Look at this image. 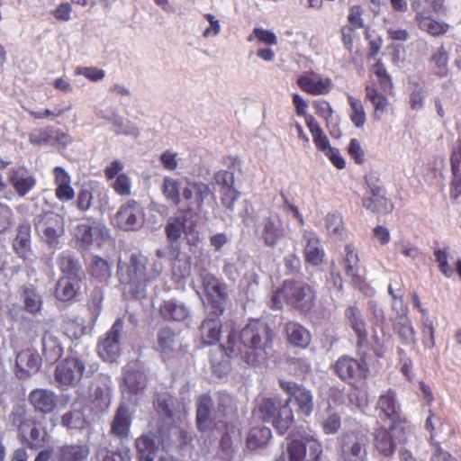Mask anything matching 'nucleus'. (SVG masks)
I'll return each mask as SVG.
<instances>
[{
	"label": "nucleus",
	"mask_w": 461,
	"mask_h": 461,
	"mask_svg": "<svg viewBox=\"0 0 461 461\" xmlns=\"http://www.w3.org/2000/svg\"><path fill=\"white\" fill-rule=\"evenodd\" d=\"M274 333L269 326L260 321H249L240 331L241 348H236V330L230 325L225 344L210 354V362L214 375H226L230 370L231 357L241 355V357L251 366L260 362L259 357L266 359L267 348L272 345Z\"/></svg>",
	"instance_id": "obj_1"
},
{
	"label": "nucleus",
	"mask_w": 461,
	"mask_h": 461,
	"mask_svg": "<svg viewBox=\"0 0 461 461\" xmlns=\"http://www.w3.org/2000/svg\"><path fill=\"white\" fill-rule=\"evenodd\" d=\"M163 271L161 262L149 267V259L141 252L131 253L127 261L118 260L116 276L124 292L134 299L146 297L147 287L158 280Z\"/></svg>",
	"instance_id": "obj_2"
},
{
	"label": "nucleus",
	"mask_w": 461,
	"mask_h": 461,
	"mask_svg": "<svg viewBox=\"0 0 461 461\" xmlns=\"http://www.w3.org/2000/svg\"><path fill=\"white\" fill-rule=\"evenodd\" d=\"M314 289L303 281L285 280L272 294L270 308L281 310L284 303L302 312H310L315 306Z\"/></svg>",
	"instance_id": "obj_3"
},
{
	"label": "nucleus",
	"mask_w": 461,
	"mask_h": 461,
	"mask_svg": "<svg viewBox=\"0 0 461 461\" xmlns=\"http://www.w3.org/2000/svg\"><path fill=\"white\" fill-rule=\"evenodd\" d=\"M24 415L25 410L18 407L11 412L9 419L13 425L18 427L22 441L30 449L37 450L43 447L49 438L46 429L40 427L39 423L33 419H23Z\"/></svg>",
	"instance_id": "obj_4"
},
{
	"label": "nucleus",
	"mask_w": 461,
	"mask_h": 461,
	"mask_svg": "<svg viewBox=\"0 0 461 461\" xmlns=\"http://www.w3.org/2000/svg\"><path fill=\"white\" fill-rule=\"evenodd\" d=\"M202 285L212 313L217 317L223 314L229 299L228 285L210 273L202 277Z\"/></svg>",
	"instance_id": "obj_5"
},
{
	"label": "nucleus",
	"mask_w": 461,
	"mask_h": 461,
	"mask_svg": "<svg viewBox=\"0 0 461 461\" xmlns=\"http://www.w3.org/2000/svg\"><path fill=\"white\" fill-rule=\"evenodd\" d=\"M184 182L182 200L186 204L185 212L200 213L204 200L213 194L210 185L204 182L194 181L187 177H184Z\"/></svg>",
	"instance_id": "obj_6"
},
{
	"label": "nucleus",
	"mask_w": 461,
	"mask_h": 461,
	"mask_svg": "<svg viewBox=\"0 0 461 461\" xmlns=\"http://www.w3.org/2000/svg\"><path fill=\"white\" fill-rule=\"evenodd\" d=\"M34 228L37 233L50 245L58 243V240L64 234V221L52 212L38 215L34 220Z\"/></svg>",
	"instance_id": "obj_7"
},
{
	"label": "nucleus",
	"mask_w": 461,
	"mask_h": 461,
	"mask_svg": "<svg viewBox=\"0 0 461 461\" xmlns=\"http://www.w3.org/2000/svg\"><path fill=\"white\" fill-rule=\"evenodd\" d=\"M122 321L117 319L110 330L97 343V352L100 357L107 362H115L120 357V336L122 330Z\"/></svg>",
	"instance_id": "obj_8"
},
{
	"label": "nucleus",
	"mask_w": 461,
	"mask_h": 461,
	"mask_svg": "<svg viewBox=\"0 0 461 461\" xmlns=\"http://www.w3.org/2000/svg\"><path fill=\"white\" fill-rule=\"evenodd\" d=\"M258 231L264 244L270 248L276 246L287 234L283 220L276 213L264 217L259 222Z\"/></svg>",
	"instance_id": "obj_9"
},
{
	"label": "nucleus",
	"mask_w": 461,
	"mask_h": 461,
	"mask_svg": "<svg viewBox=\"0 0 461 461\" xmlns=\"http://www.w3.org/2000/svg\"><path fill=\"white\" fill-rule=\"evenodd\" d=\"M108 203L107 190L99 185H84L77 192L76 200L77 208L83 212H87L93 206L102 209L108 205Z\"/></svg>",
	"instance_id": "obj_10"
},
{
	"label": "nucleus",
	"mask_w": 461,
	"mask_h": 461,
	"mask_svg": "<svg viewBox=\"0 0 461 461\" xmlns=\"http://www.w3.org/2000/svg\"><path fill=\"white\" fill-rule=\"evenodd\" d=\"M144 211L135 200H128L118 210L115 220L118 227L123 230H135L142 226Z\"/></svg>",
	"instance_id": "obj_11"
},
{
	"label": "nucleus",
	"mask_w": 461,
	"mask_h": 461,
	"mask_svg": "<svg viewBox=\"0 0 461 461\" xmlns=\"http://www.w3.org/2000/svg\"><path fill=\"white\" fill-rule=\"evenodd\" d=\"M287 452L290 461H320L322 447L320 442L311 438L305 441L291 439Z\"/></svg>",
	"instance_id": "obj_12"
},
{
	"label": "nucleus",
	"mask_w": 461,
	"mask_h": 461,
	"mask_svg": "<svg viewBox=\"0 0 461 461\" xmlns=\"http://www.w3.org/2000/svg\"><path fill=\"white\" fill-rule=\"evenodd\" d=\"M411 8L416 13L415 22L421 31L434 37L444 35L448 32L450 28L448 23L433 19L430 12L420 6L418 2L411 3Z\"/></svg>",
	"instance_id": "obj_13"
},
{
	"label": "nucleus",
	"mask_w": 461,
	"mask_h": 461,
	"mask_svg": "<svg viewBox=\"0 0 461 461\" xmlns=\"http://www.w3.org/2000/svg\"><path fill=\"white\" fill-rule=\"evenodd\" d=\"M282 388L294 398L297 403V412L303 416H310L314 408L313 397L311 392L293 382H280Z\"/></svg>",
	"instance_id": "obj_14"
},
{
	"label": "nucleus",
	"mask_w": 461,
	"mask_h": 461,
	"mask_svg": "<svg viewBox=\"0 0 461 461\" xmlns=\"http://www.w3.org/2000/svg\"><path fill=\"white\" fill-rule=\"evenodd\" d=\"M367 438L350 434L344 439L341 447L343 461H367Z\"/></svg>",
	"instance_id": "obj_15"
},
{
	"label": "nucleus",
	"mask_w": 461,
	"mask_h": 461,
	"mask_svg": "<svg viewBox=\"0 0 461 461\" xmlns=\"http://www.w3.org/2000/svg\"><path fill=\"white\" fill-rule=\"evenodd\" d=\"M98 367L96 363L90 364L77 357L68 356L57 365L55 375H94Z\"/></svg>",
	"instance_id": "obj_16"
},
{
	"label": "nucleus",
	"mask_w": 461,
	"mask_h": 461,
	"mask_svg": "<svg viewBox=\"0 0 461 461\" xmlns=\"http://www.w3.org/2000/svg\"><path fill=\"white\" fill-rule=\"evenodd\" d=\"M296 83L302 91L312 95H327L332 88L330 78H321L313 72L299 76Z\"/></svg>",
	"instance_id": "obj_17"
},
{
	"label": "nucleus",
	"mask_w": 461,
	"mask_h": 461,
	"mask_svg": "<svg viewBox=\"0 0 461 461\" xmlns=\"http://www.w3.org/2000/svg\"><path fill=\"white\" fill-rule=\"evenodd\" d=\"M345 316L348 320L350 327L357 335V348L358 350L366 347L368 344V331L366 329V322L361 316L360 312L357 306H348L345 310Z\"/></svg>",
	"instance_id": "obj_18"
},
{
	"label": "nucleus",
	"mask_w": 461,
	"mask_h": 461,
	"mask_svg": "<svg viewBox=\"0 0 461 461\" xmlns=\"http://www.w3.org/2000/svg\"><path fill=\"white\" fill-rule=\"evenodd\" d=\"M305 246L303 249L304 260L307 264L319 267L324 262L325 250L321 240L314 232H308L304 235Z\"/></svg>",
	"instance_id": "obj_19"
},
{
	"label": "nucleus",
	"mask_w": 461,
	"mask_h": 461,
	"mask_svg": "<svg viewBox=\"0 0 461 461\" xmlns=\"http://www.w3.org/2000/svg\"><path fill=\"white\" fill-rule=\"evenodd\" d=\"M54 184L56 185L55 196L60 202H68L74 199L75 190L71 185V176L62 167L53 168Z\"/></svg>",
	"instance_id": "obj_20"
},
{
	"label": "nucleus",
	"mask_w": 461,
	"mask_h": 461,
	"mask_svg": "<svg viewBox=\"0 0 461 461\" xmlns=\"http://www.w3.org/2000/svg\"><path fill=\"white\" fill-rule=\"evenodd\" d=\"M155 438L152 434H143L136 439L135 446L140 461H168L165 456L157 457L158 446Z\"/></svg>",
	"instance_id": "obj_21"
},
{
	"label": "nucleus",
	"mask_w": 461,
	"mask_h": 461,
	"mask_svg": "<svg viewBox=\"0 0 461 461\" xmlns=\"http://www.w3.org/2000/svg\"><path fill=\"white\" fill-rule=\"evenodd\" d=\"M450 166L452 179L449 187V196L452 200H456L461 196V140H457L456 147L452 149Z\"/></svg>",
	"instance_id": "obj_22"
},
{
	"label": "nucleus",
	"mask_w": 461,
	"mask_h": 461,
	"mask_svg": "<svg viewBox=\"0 0 461 461\" xmlns=\"http://www.w3.org/2000/svg\"><path fill=\"white\" fill-rule=\"evenodd\" d=\"M41 366V357L37 351L24 349L15 357L16 371L22 375H33L38 373Z\"/></svg>",
	"instance_id": "obj_23"
},
{
	"label": "nucleus",
	"mask_w": 461,
	"mask_h": 461,
	"mask_svg": "<svg viewBox=\"0 0 461 461\" xmlns=\"http://www.w3.org/2000/svg\"><path fill=\"white\" fill-rule=\"evenodd\" d=\"M28 399L35 411L43 414L51 413L57 406L55 394L48 390L35 389L30 393Z\"/></svg>",
	"instance_id": "obj_24"
},
{
	"label": "nucleus",
	"mask_w": 461,
	"mask_h": 461,
	"mask_svg": "<svg viewBox=\"0 0 461 461\" xmlns=\"http://www.w3.org/2000/svg\"><path fill=\"white\" fill-rule=\"evenodd\" d=\"M105 234L106 231L101 226L87 223L77 224L74 232L77 240L85 248L89 247L95 242L100 244Z\"/></svg>",
	"instance_id": "obj_25"
},
{
	"label": "nucleus",
	"mask_w": 461,
	"mask_h": 461,
	"mask_svg": "<svg viewBox=\"0 0 461 461\" xmlns=\"http://www.w3.org/2000/svg\"><path fill=\"white\" fill-rule=\"evenodd\" d=\"M131 425V417L129 408L121 404L114 414L111 424V434L114 437L123 439L128 438Z\"/></svg>",
	"instance_id": "obj_26"
},
{
	"label": "nucleus",
	"mask_w": 461,
	"mask_h": 461,
	"mask_svg": "<svg viewBox=\"0 0 461 461\" xmlns=\"http://www.w3.org/2000/svg\"><path fill=\"white\" fill-rule=\"evenodd\" d=\"M158 312L159 316L167 321H182L189 315L188 308L176 300L163 301Z\"/></svg>",
	"instance_id": "obj_27"
},
{
	"label": "nucleus",
	"mask_w": 461,
	"mask_h": 461,
	"mask_svg": "<svg viewBox=\"0 0 461 461\" xmlns=\"http://www.w3.org/2000/svg\"><path fill=\"white\" fill-rule=\"evenodd\" d=\"M13 249L19 258L28 259L32 254L31 247V225L23 222L17 228V233L13 240Z\"/></svg>",
	"instance_id": "obj_28"
},
{
	"label": "nucleus",
	"mask_w": 461,
	"mask_h": 461,
	"mask_svg": "<svg viewBox=\"0 0 461 461\" xmlns=\"http://www.w3.org/2000/svg\"><path fill=\"white\" fill-rule=\"evenodd\" d=\"M365 91L366 100L370 101L374 106V111L372 113L373 120L375 122L381 121L390 105L387 96L379 92L378 89L373 85L366 86Z\"/></svg>",
	"instance_id": "obj_29"
},
{
	"label": "nucleus",
	"mask_w": 461,
	"mask_h": 461,
	"mask_svg": "<svg viewBox=\"0 0 461 461\" xmlns=\"http://www.w3.org/2000/svg\"><path fill=\"white\" fill-rule=\"evenodd\" d=\"M213 402L209 394L201 395L196 402V425L200 431H206L212 425L211 412Z\"/></svg>",
	"instance_id": "obj_30"
},
{
	"label": "nucleus",
	"mask_w": 461,
	"mask_h": 461,
	"mask_svg": "<svg viewBox=\"0 0 461 461\" xmlns=\"http://www.w3.org/2000/svg\"><path fill=\"white\" fill-rule=\"evenodd\" d=\"M9 181L15 192L24 196L35 185V179L23 168H12L9 171Z\"/></svg>",
	"instance_id": "obj_31"
},
{
	"label": "nucleus",
	"mask_w": 461,
	"mask_h": 461,
	"mask_svg": "<svg viewBox=\"0 0 461 461\" xmlns=\"http://www.w3.org/2000/svg\"><path fill=\"white\" fill-rule=\"evenodd\" d=\"M185 182L183 179L165 176L161 185V192L167 202L179 206L182 202V191Z\"/></svg>",
	"instance_id": "obj_32"
},
{
	"label": "nucleus",
	"mask_w": 461,
	"mask_h": 461,
	"mask_svg": "<svg viewBox=\"0 0 461 461\" xmlns=\"http://www.w3.org/2000/svg\"><path fill=\"white\" fill-rule=\"evenodd\" d=\"M285 333L290 344L294 347L307 348L311 342L310 332L301 324L289 321L285 325Z\"/></svg>",
	"instance_id": "obj_33"
},
{
	"label": "nucleus",
	"mask_w": 461,
	"mask_h": 461,
	"mask_svg": "<svg viewBox=\"0 0 461 461\" xmlns=\"http://www.w3.org/2000/svg\"><path fill=\"white\" fill-rule=\"evenodd\" d=\"M396 428L395 425L391 426L389 429L380 428L375 433V447L384 456L392 455L396 448V444L393 438L391 431Z\"/></svg>",
	"instance_id": "obj_34"
},
{
	"label": "nucleus",
	"mask_w": 461,
	"mask_h": 461,
	"mask_svg": "<svg viewBox=\"0 0 461 461\" xmlns=\"http://www.w3.org/2000/svg\"><path fill=\"white\" fill-rule=\"evenodd\" d=\"M89 455L86 445H64L56 452L57 461H83Z\"/></svg>",
	"instance_id": "obj_35"
},
{
	"label": "nucleus",
	"mask_w": 461,
	"mask_h": 461,
	"mask_svg": "<svg viewBox=\"0 0 461 461\" xmlns=\"http://www.w3.org/2000/svg\"><path fill=\"white\" fill-rule=\"evenodd\" d=\"M200 331L204 345H214L220 341L221 324L215 318H207L202 322Z\"/></svg>",
	"instance_id": "obj_36"
},
{
	"label": "nucleus",
	"mask_w": 461,
	"mask_h": 461,
	"mask_svg": "<svg viewBox=\"0 0 461 461\" xmlns=\"http://www.w3.org/2000/svg\"><path fill=\"white\" fill-rule=\"evenodd\" d=\"M272 437L271 429L267 427H254L249 429L246 438V446L250 450H256L267 446Z\"/></svg>",
	"instance_id": "obj_37"
},
{
	"label": "nucleus",
	"mask_w": 461,
	"mask_h": 461,
	"mask_svg": "<svg viewBox=\"0 0 461 461\" xmlns=\"http://www.w3.org/2000/svg\"><path fill=\"white\" fill-rule=\"evenodd\" d=\"M306 126L312 136V140L317 149L324 152V154L328 152L332 147L330 144L328 137L325 135L313 115L306 116Z\"/></svg>",
	"instance_id": "obj_38"
},
{
	"label": "nucleus",
	"mask_w": 461,
	"mask_h": 461,
	"mask_svg": "<svg viewBox=\"0 0 461 461\" xmlns=\"http://www.w3.org/2000/svg\"><path fill=\"white\" fill-rule=\"evenodd\" d=\"M362 205L366 210L375 213H390L393 210V204L384 194L377 196L368 195L362 199Z\"/></svg>",
	"instance_id": "obj_39"
},
{
	"label": "nucleus",
	"mask_w": 461,
	"mask_h": 461,
	"mask_svg": "<svg viewBox=\"0 0 461 461\" xmlns=\"http://www.w3.org/2000/svg\"><path fill=\"white\" fill-rule=\"evenodd\" d=\"M88 273L100 283L107 282L112 276V266L103 258L94 256L88 267Z\"/></svg>",
	"instance_id": "obj_40"
},
{
	"label": "nucleus",
	"mask_w": 461,
	"mask_h": 461,
	"mask_svg": "<svg viewBox=\"0 0 461 461\" xmlns=\"http://www.w3.org/2000/svg\"><path fill=\"white\" fill-rule=\"evenodd\" d=\"M283 405L284 403L278 399L266 398L259 402L254 414L265 422H271Z\"/></svg>",
	"instance_id": "obj_41"
},
{
	"label": "nucleus",
	"mask_w": 461,
	"mask_h": 461,
	"mask_svg": "<svg viewBox=\"0 0 461 461\" xmlns=\"http://www.w3.org/2000/svg\"><path fill=\"white\" fill-rule=\"evenodd\" d=\"M20 295L26 312L32 314H37L41 312L42 298L33 285L23 287Z\"/></svg>",
	"instance_id": "obj_42"
},
{
	"label": "nucleus",
	"mask_w": 461,
	"mask_h": 461,
	"mask_svg": "<svg viewBox=\"0 0 461 461\" xmlns=\"http://www.w3.org/2000/svg\"><path fill=\"white\" fill-rule=\"evenodd\" d=\"M377 408L390 420H395L399 417L400 407L396 402V393L389 389L386 393L380 395L377 402Z\"/></svg>",
	"instance_id": "obj_43"
},
{
	"label": "nucleus",
	"mask_w": 461,
	"mask_h": 461,
	"mask_svg": "<svg viewBox=\"0 0 461 461\" xmlns=\"http://www.w3.org/2000/svg\"><path fill=\"white\" fill-rule=\"evenodd\" d=\"M289 402L290 399L284 402V405L271 421L274 428L281 435L285 434L294 423V413L289 406Z\"/></svg>",
	"instance_id": "obj_44"
},
{
	"label": "nucleus",
	"mask_w": 461,
	"mask_h": 461,
	"mask_svg": "<svg viewBox=\"0 0 461 461\" xmlns=\"http://www.w3.org/2000/svg\"><path fill=\"white\" fill-rule=\"evenodd\" d=\"M58 266L65 277L77 278L81 273V265L69 252H62L58 258Z\"/></svg>",
	"instance_id": "obj_45"
},
{
	"label": "nucleus",
	"mask_w": 461,
	"mask_h": 461,
	"mask_svg": "<svg viewBox=\"0 0 461 461\" xmlns=\"http://www.w3.org/2000/svg\"><path fill=\"white\" fill-rule=\"evenodd\" d=\"M78 289L77 282L69 277H62L56 285L55 296L61 302H69L77 296Z\"/></svg>",
	"instance_id": "obj_46"
},
{
	"label": "nucleus",
	"mask_w": 461,
	"mask_h": 461,
	"mask_svg": "<svg viewBox=\"0 0 461 461\" xmlns=\"http://www.w3.org/2000/svg\"><path fill=\"white\" fill-rule=\"evenodd\" d=\"M364 371V364L348 356L340 357L334 365L337 375H356Z\"/></svg>",
	"instance_id": "obj_47"
},
{
	"label": "nucleus",
	"mask_w": 461,
	"mask_h": 461,
	"mask_svg": "<svg viewBox=\"0 0 461 461\" xmlns=\"http://www.w3.org/2000/svg\"><path fill=\"white\" fill-rule=\"evenodd\" d=\"M345 258L343 259V263L345 266V272L347 276L352 278L354 283H359L361 281V277L358 275V256L355 251V249L352 245L348 244L345 247Z\"/></svg>",
	"instance_id": "obj_48"
},
{
	"label": "nucleus",
	"mask_w": 461,
	"mask_h": 461,
	"mask_svg": "<svg viewBox=\"0 0 461 461\" xmlns=\"http://www.w3.org/2000/svg\"><path fill=\"white\" fill-rule=\"evenodd\" d=\"M348 103L350 106L349 118L352 123L357 128H362L366 121V111L361 100L352 96L348 95L347 97Z\"/></svg>",
	"instance_id": "obj_49"
},
{
	"label": "nucleus",
	"mask_w": 461,
	"mask_h": 461,
	"mask_svg": "<svg viewBox=\"0 0 461 461\" xmlns=\"http://www.w3.org/2000/svg\"><path fill=\"white\" fill-rule=\"evenodd\" d=\"M186 228V221L182 217L170 218L165 227L166 236L171 243L176 242Z\"/></svg>",
	"instance_id": "obj_50"
},
{
	"label": "nucleus",
	"mask_w": 461,
	"mask_h": 461,
	"mask_svg": "<svg viewBox=\"0 0 461 461\" xmlns=\"http://www.w3.org/2000/svg\"><path fill=\"white\" fill-rule=\"evenodd\" d=\"M430 63L433 64L434 73L438 77H445L448 75V54L443 46L431 56Z\"/></svg>",
	"instance_id": "obj_51"
},
{
	"label": "nucleus",
	"mask_w": 461,
	"mask_h": 461,
	"mask_svg": "<svg viewBox=\"0 0 461 461\" xmlns=\"http://www.w3.org/2000/svg\"><path fill=\"white\" fill-rule=\"evenodd\" d=\"M146 386L145 376H123L121 389L123 394H138Z\"/></svg>",
	"instance_id": "obj_52"
},
{
	"label": "nucleus",
	"mask_w": 461,
	"mask_h": 461,
	"mask_svg": "<svg viewBox=\"0 0 461 461\" xmlns=\"http://www.w3.org/2000/svg\"><path fill=\"white\" fill-rule=\"evenodd\" d=\"M176 344V334L169 327L162 328L158 333V345L162 353L173 350Z\"/></svg>",
	"instance_id": "obj_53"
},
{
	"label": "nucleus",
	"mask_w": 461,
	"mask_h": 461,
	"mask_svg": "<svg viewBox=\"0 0 461 461\" xmlns=\"http://www.w3.org/2000/svg\"><path fill=\"white\" fill-rule=\"evenodd\" d=\"M394 330L402 339V343H410L414 340L415 332L407 318L401 317L394 325Z\"/></svg>",
	"instance_id": "obj_54"
},
{
	"label": "nucleus",
	"mask_w": 461,
	"mask_h": 461,
	"mask_svg": "<svg viewBox=\"0 0 461 461\" xmlns=\"http://www.w3.org/2000/svg\"><path fill=\"white\" fill-rule=\"evenodd\" d=\"M61 423L68 429H83L86 425V420L81 411H72L65 413L61 418Z\"/></svg>",
	"instance_id": "obj_55"
},
{
	"label": "nucleus",
	"mask_w": 461,
	"mask_h": 461,
	"mask_svg": "<svg viewBox=\"0 0 461 461\" xmlns=\"http://www.w3.org/2000/svg\"><path fill=\"white\" fill-rule=\"evenodd\" d=\"M374 73L377 77V81L381 88L384 92H391L393 85L390 75L387 73L383 62L378 60L373 67Z\"/></svg>",
	"instance_id": "obj_56"
},
{
	"label": "nucleus",
	"mask_w": 461,
	"mask_h": 461,
	"mask_svg": "<svg viewBox=\"0 0 461 461\" xmlns=\"http://www.w3.org/2000/svg\"><path fill=\"white\" fill-rule=\"evenodd\" d=\"M312 107L315 111V113L319 116L324 119L326 122V127L329 128L330 124V120L333 115V108L330 105V102L326 100H315L312 103Z\"/></svg>",
	"instance_id": "obj_57"
},
{
	"label": "nucleus",
	"mask_w": 461,
	"mask_h": 461,
	"mask_svg": "<svg viewBox=\"0 0 461 461\" xmlns=\"http://www.w3.org/2000/svg\"><path fill=\"white\" fill-rule=\"evenodd\" d=\"M111 186L121 196H129L131 193V181L125 173L118 175Z\"/></svg>",
	"instance_id": "obj_58"
},
{
	"label": "nucleus",
	"mask_w": 461,
	"mask_h": 461,
	"mask_svg": "<svg viewBox=\"0 0 461 461\" xmlns=\"http://www.w3.org/2000/svg\"><path fill=\"white\" fill-rule=\"evenodd\" d=\"M62 329L67 337L71 339H77L84 334V326L77 321L67 319L63 321Z\"/></svg>",
	"instance_id": "obj_59"
},
{
	"label": "nucleus",
	"mask_w": 461,
	"mask_h": 461,
	"mask_svg": "<svg viewBox=\"0 0 461 461\" xmlns=\"http://www.w3.org/2000/svg\"><path fill=\"white\" fill-rule=\"evenodd\" d=\"M435 260L438 263L439 272L446 277L450 278L453 276V270L448 264V255L445 249L434 250Z\"/></svg>",
	"instance_id": "obj_60"
},
{
	"label": "nucleus",
	"mask_w": 461,
	"mask_h": 461,
	"mask_svg": "<svg viewBox=\"0 0 461 461\" xmlns=\"http://www.w3.org/2000/svg\"><path fill=\"white\" fill-rule=\"evenodd\" d=\"M435 260L438 263L439 272L446 277L450 278L453 276V270L448 264V255L445 249L434 250Z\"/></svg>",
	"instance_id": "obj_61"
},
{
	"label": "nucleus",
	"mask_w": 461,
	"mask_h": 461,
	"mask_svg": "<svg viewBox=\"0 0 461 461\" xmlns=\"http://www.w3.org/2000/svg\"><path fill=\"white\" fill-rule=\"evenodd\" d=\"M348 153L357 165L364 164L365 150L357 139H351L348 146Z\"/></svg>",
	"instance_id": "obj_62"
},
{
	"label": "nucleus",
	"mask_w": 461,
	"mask_h": 461,
	"mask_svg": "<svg viewBox=\"0 0 461 461\" xmlns=\"http://www.w3.org/2000/svg\"><path fill=\"white\" fill-rule=\"evenodd\" d=\"M76 75L84 76L92 82H97L105 77L104 70L95 67H77L75 70Z\"/></svg>",
	"instance_id": "obj_63"
},
{
	"label": "nucleus",
	"mask_w": 461,
	"mask_h": 461,
	"mask_svg": "<svg viewBox=\"0 0 461 461\" xmlns=\"http://www.w3.org/2000/svg\"><path fill=\"white\" fill-rule=\"evenodd\" d=\"M235 408L233 398L225 393H220L217 400V412L221 417H226Z\"/></svg>",
	"instance_id": "obj_64"
}]
</instances>
